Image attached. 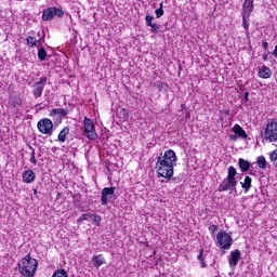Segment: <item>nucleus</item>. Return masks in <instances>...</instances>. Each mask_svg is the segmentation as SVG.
<instances>
[{"mask_svg": "<svg viewBox=\"0 0 277 277\" xmlns=\"http://www.w3.org/2000/svg\"><path fill=\"white\" fill-rule=\"evenodd\" d=\"M176 161H179V158L174 150L169 149L166 150L164 154H161L156 162V172L158 176H162L170 181V179L174 176V166H176Z\"/></svg>", "mask_w": 277, "mask_h": 277, "instance_id": "f257e3e1", "label": "nucleus"}, {"mask_svg": "<svg viewBox=\"0 0 277 277\" xmlns=\"http://www.w3.org/2000/svg\"><path fill=\"white\" fill-rule=\"evenodd\" d=\"M237 169L230 166L227 169V176L220 183L217 192L237 193Z\"/></svg>", "mask_w": 277, "mask_h": 277, "instance_id": "f03ea898", "label": "nucleus"}, {"mask_svg": "<svg viewBox=\"0 0 277 277\" xmlns=\"http://www.w3.org/2000/svg\"><path fill=\"white\" fill-rule=\"evenodd\" d=\"M19 272L25 277H35L38 271V260L27 254L18 262Z\"/></svg>", "mask_w": 277, "mask_h": 277, "instance_id": "7ed1b4c3", "label": "nucleus"}, {"mask_svg": "<svg viewBox=\"0 0 277 277\" xmlns=\"http://www.w3.org/2000/svg\"><path fill=\"white\" fill-rule=\"evenodd\" d=\"M216 243L222 250H230V246H233V236L230 233L219 232L216 235Z\"/></svg>", "mask_w": 277, "mask_h": 277, "instance_id": "20e7f679", "label": "nucleus"}, {"mask_svg": "<svg viewBox=\"0 0 277 277\" xmlns=\"http://www.w3.org/2000/svg\"><path fill=\"white\" fill-rule=\"evenodd\" d=\"M37 129L43 135H53V121L49 118L40 119L37 123Z\"/></svg>", "mask_w": 277, "mask_h": 277, "instance_id": "39448f33", "label": "nucleus"}, {"mask_svg": "<svg viewBox=\"0 0 277 277\" xmlns=\"http://www.w3.org/2000/svg\"><path fill=\"white\" fill-rule=\"evenodd\" d=\"M264 137L268 142H277V121H269L266 124Z\"/></svg>", "mask_w": 277, "mask_h": 277, "instance_id": "423d86ee", "label": "nucleus"}, {"mask_svg": "<svg viewBox=\"0 0 277 277\" xmlns=\"http://www.w3.org/2000/svg\"><path fill=\"white\" fill-rule=\"evenodd\" d=\"M55 16L62 18L64 16V11L62 9H57L55 6L44 9L42 12V21H53Z\"/></svg>", "mask_w": 277, "mask_h": 277, "instance_id": "0eeeda50", "label": "nucleus"}, {"mask_svg": "<svg viewBox=\"0 0 277 277\" xmlns=\"http://www.w3.org/2000/svg\"><path fill=\"white\" fill-rule=\"evenodd\" d=\"M84 126V135L88 137V140H96L98 137V134H96V129L94 128V122L92 119L85 117L83 121Z\"/></svg>", "mask_w": 277, "mask_h": 277, "instance_id": "6e6552de", "label": "nucleus"}, {"mask_svg": "<svg viewBox=\"0 0 277 277\" xmlns=\"http://www.w3.org/2000/svg\"><path fill=\"white\" fill-rule=\"evenodd\" d=\"M45 85H47V78L44 77H41L38 82H35L34 91H32L35 98H40V96H42V92H44Z\"/></svg>", "mask_w": 277, "mask_h": 277, "instance_id": "1a4fd4ad", "label": "nucleus"}, {"mask_svg": "<svg viewBox=\"0 0 277 277\" xmlns=\"http://www.w3.org/2000/svg\"><path fill=\"white\" fill-rule=\"evenodd\" d=\"M116 194V187H105L102 189V195H101V202L103 207H107V203L109 202V198Z\"/></svg>", "mask_w": 277, "mask_h": 277, "instance_id": "9d476101", "label": "nucleus"}, {"mask_svg": "<svg viewBox=\"0 0 277 277\" xmlns=\"http://www.w3.org/2000/svg\"><path fill=\"white\" fill-rule=\"evenodd\" d=\"M239 261H241V251H239V249L230 251L228 256L229 267H232V269H235V267H237V265L239 264Z\"/></svg>", "mask_w": 277, "mask_h": 277, "instance_id": "9b49d317", "label": "nucleus"}, {"mask_svg": "<svg viewBox=\"0 0 277 277\" xmlns=\"http://www.w3.org/2000/svg\"><path fill=\"white\" fill-rule=\"evenodd\" d=\"M68 116V110L64 108H54L50 111V118H60L61 120H64Z\"/></svg>", "mask_w": 277, "mask_h": 277, "instance_id": "f8f14e48", "label": "nucleus"}, {"mask_svg": "<svg viewBox=\"0 0 277 277\" xmlns=\"http://www.w3.org/2000/svg\"><path fill=\"white\" fill-rule=\"evenodd\" d=\"M242 8L245 16L250 17L254 12V0H245Z\"/></svg>", "mask_w": 277, "mask_h": 277, "instance_id": "ddd939ff", "label": "nucleus"}, {"mask_svg": "<svg viewBox=\"0 0 277 277\" xmlns=\"http://www.w3.org/2000/svg\"><path fill=\"white\" fill-rule=\"evenodd\" d=\"M22 179L24 183H27V184L34 183V181H36V173L28 169L24 171Z\"/></svg>", "mask_w": 277, "mask_h": 277, "instance_id": "4468645a", "label": "nucleus"}, {"mask_svg": "<svg viewBox=\"0 0 277 277\" xmlns=\"http://www.w3.org/2000/svg\"><path fill=\"white\" fill-rule=\"evenodd\" d=\"M232 131L233 133H235V135H238V137H241L242 140L248 138V134L246 133V130H243V128H241V126L239 124H235Z\"/></svg>", "mask_w": 277, "mask_h": 277, "instance_id": "2eb2a0df", "label": "nucleus"}, {"mask_svg": "<svg viewBox=\"0 0 277 277\" xmlns=\"http://www.w3.org/2000/svg\"><path fill=\"white\" fill-rule=\"evenodd\" d=\"M153 21H155L154 16L146 15L145 23H146L147 27H150L151 31L157 32V31H159V26H157L156 23H153Z\"/></svg>", "mask_w": 277, "mask_h": 277, "instance_id": "dca6fc26", "label": "nucleus"}, {"mask_svg": "<svg viewBox=\"0 0 277 277\" xmlns=\"http://www.w3.org/2000/svg\"><path fill=\"white\" fill-rule=\"evenodd\" d=\"M242 189H245V194H248L252 187V177L246 176L242 182H240Z\"/></svg>", "mask_w": 277, "mask_h": 277, "instance_id": "f3484780", "label": "nucleus"}, {"mask_svg": "<svg viewBox=\"0 0 277 277\" xmlns=\"http://www.w3.org/2000/svg\"><path fill=\"white\" fill-rule=\"evenodd\" d=\"M68 135H70V128H68V127L63 128L57 136L58 142H62L64 144V142H66V137H68Z\"/></svg>", "mask_w": 277, "mask_h": 277, "instance_id": "a211bd4d", "label": "nucleus"}, {"mask_svg": "<svg viewBox=\"0 0 277 277\" xmlns=\"http://www.w3.org/2000/svg\"><path fill=\"white\" fill-rule=\"evenodd\" d=\"M259 77H261V79H269V77H272V69H269L267 66H263L259 70Z\"/></svg>", "mask_w": 277, "mask_h": 277, "instance_id": "6ab92c4d", "label": "nucleus"}, {"mask_svg": "<svg viewBox=\"0 0 277 277\" xmlns=\"http://www.w3.org/2000/svg\"><path fill=\"white\" fill-rule=\"evenodd\" d=\"M238 166H239L241 172H248L250 170V161H248L243 158H239Z\"/></svg>", "mask_w": 277, "mask_h": 277, "instance_id": "aec40b11", "label": "nucleus"}, {"mask_svg": "<svg viewBox=\"0 0 277 277\" xmlns=\"http://www.w3.org/2000/svg\"><path fill=\"white\" fill-rule=\"evenodd\" d=\"M94 267H101V265H105V258L103 254H98L92 258Z\"/></svg>", "mask_w": 277, "mask_h": 277, "instance_id": "412c9836", "label": "nucleus"}, {"mask_svg": "<svg viewBox=\"0 0 277 277\" xmlns=\"http://www.w3.org/2000/svg\"><path fill=\"white\" fill-rule=\"evenodd\" d=\"M38 42H40L38 39H36V37L34 36H28L26 38V44L27 47H31V49H36V47H38Z\"/></svg>", "mask_w": 277, "mask_h": 277, "instance_id": "4be33fe9", "label": "nucleus"}, {"mask_svg": "<svg viewBox=\"0 0 277 277\" xmlns=\"http://www.w3.org/2000/svg\"><path fill=\"white\" fill-rule=\"evenodd\" d=\"M256 163L260 170H265L267 168V160L265 159V156L258 157Z\"/></svg>", "mask_w": 277, "mask_h": 277, "instance_id": "5701e85b", "label": "nucleus"}, {"mask_svg": "<svg viewBox=\"0 0 277 277\" xmlns=\"http://www.w3.org/2000/svg\"><path fill=\"white\" fill-rule=\"evenodd\" d=\"M155 14H156V18H161V16L166 14V12L163 11V2L159 3V8L156 9Z\"/></svg>", "mask_w": 277, "mask_h": 277, "instance_id": "b1692460", "label": "nucleus"}, {"mask_svg": "<svg viewBox=\"0 0 277 277\" xmlns=\"http://www.w3.org/2000/svg\"><path fill=\"white\" fill-rule=\"evenodd\" d=\"M271 161L273 162L274 168H277V149L268 154Z\"/></svg>", "mask_w": 277, "mask_h": 277, "instance_id": "393cba45", "label": "nucleus"}, {"mask_svg": "<svg viewBox=\"0 0 277 277\" xmlns=\"http://www.w3.org/2000/svg\"><path fill=\"white\" fill-rule=\"evenodd\" d=\"M52 277H68V273L64 268L57 269Z\"/></svg>", "mask_w": 277, "mask_h": 277, "instance_id": "a878e982", "label": "nucleus"}, {"mask_svg": "<svg viewBox=\"0 0 277 277\" xmlns=\"http://www.w3.org/2000/svg\"><path fill=\"white\" fill-rule=\"evenodd\" d=\"M38 58L40 62H44V60H47V50H44V48H40L38 50Z\"/></svg>", "mask_w": 277, "mask_h": 277, "instance_id": "bb28decb", "label": "nucleus"}, {"mask_svg": "<svg viewBox=\"0 0 277 277\" xmlns=\"http://www.w3.org/2000/svg\"><path fill=\"white\" fill-rule=\"evenodd\" d=\"M92 220V214L91 213H84L81 214L78 222H90Z\"/></svg>", "mask_w": 277, "mask_h": 277, "instance_id": "cd10ccee", "label": "nucleus"}, {"mask_svg": "<svg viewBox=\"0 0 277 277\" xmlns=\"http://www.w3.org/2000/svg\"><path fill=\"white\" fill-rule=\"evenodd\" d=\"M248 18L250 17L246 16V14L242 15V24L247 32L250 29V23H248Z\"/></svg>", "mask_w": 277, "mask_h": 277, "instance_id": "c85d7f7f", "label": "nucleus"}, {"mask_svg": "<svg viewBox=\"0 0 277 277\" xmlns=\"http://www.w3.org/2000/svg\"><path fill=\"white\" fill-rule=\"evenodd\" d=\"M91 221L94 222V224H96V226H101V215L92 214Z\"/></svg>", "mask_w": 277, "mask_h": 277, "instance_id": "c756f323", "label": "nucleus"}, {"mask_svg": "<svg viewBox=\"0 0 277 277\" xmlns=\"http://www.w3.org/2000/svg\"><path fill=\"white\" fill-rule=\"evenodd\" d=\"M30 163L34 166H37L38 160L36 159V150L32 149L31 157H30Z\"/></svg>", "mask_w": 277, "mask_h": 277, "instance_id": "7c9ffc66", "label": "nucleus"}, {"mask_svg": "<svg viewBox=\"0 0 277 277\" xmlns=\"http://www.w3.org/2000/svg\"><path fill=\"white\" fill-rule=\"evenodd\" d=\"M157 88H158L159 90H166V89L168 88V83L158 81V82H157Z\"/></svg>", "mask_w": 277, "mask_h": 277, "instance_id": "2f4dec72", "label": "nucleus"}, {"mask_svg": "<svg viewBox=\"0 0 277 277\" xmlns=\"http://www.w3.org/2000/svg\"><path fill=\"white\" fill-rule=\"evenodd\" d=\"M203 254H205V251L201 249L197 256L198 261H205Z\"/></svg>", "mask_w": 277, "mask_h": 277, "instance_id": "473e14b6", "label": "nucleus"}, {"mask_svg": "<svg viewBox=\"0 0 277 277\" xmlns=\"http://www.w3.org/2000/svg\"><path fill=\"white\" fill-rule=\"evenodd\" d=\"M262 47H263V49L267 50L269 47V43L267 41H263Z\"/></svg>", "mask_w": 277, "mask_h": 277, "instance_id": "72a5a7b5", "label": "nucleus"}, {"mask_svg": "<svg viewBox=\"0 0 277 277\" xmlns=\"http://www.w3.org/2000/svg\"><path fill=\"white\" fill-rule=\"evenodd\" d=\"M229 140H232V142H237V135L230 134Z\"/></svg>", "mask_w": 277, "mask_h": 277, "instance_id": "f704fd0d", "label": "nucleus"}, {"mask_svg": "<svg viewBox=\"0 0 277 277\" xmlns=\"http://www.w3.org/2000/svg\"><path fill=\"white\" fill-rule=\"evenodd\" d=\"M200 265L202 268L207 267V263L205 262V260H200Z\"/></svg>", "mask_w": 277, "mask_h": 277, "instance_id": "c9c22d12", "label": "nucleus"}, {"mask_svg": "<svg viewBox=\"0 0 277 277\" xmlns=\"http://www.w3.org/2000/svg\"><path fill=\"white\" fill-rule=\"evenodd\" d=\"M273 55H274V57H277V44L275 47V50L273 51Z\"/></svg>", "mask_w": 277, "mask_h": 277, "instance_id": "e433bc0d", "label": "nucleus"}, {"mask_svg": "<svg viewBox=\"0 0 277 277\" xmlns=\"http://www.w3.org/2000/svg\"><path fill=\"white\" fill-rule=\"evenodd\" d=\"M248 96H250V92H246V93H245V97H243L245 101H248Z\"/></svg>", "mask_w": 277, "mask_h": 277, "instance_id": "4c0bfd02", "label": "nucleus"}, {"mask_svg": "<svg viewBox=\"0 0 277 277\" xmlns=\"http://www.w3.org/2000/svg\"><path fill=\"white\" fill-rule=\"evenodd\" d=\"M267 57H268V54H264V55H263V61H264V62H267Z\"/></svg>", "mask_w": 277, "mask_h": 277, "instance_id": "58836bf2", "label": "nucleus"}, {"mask_svg": "<svg viewBox=\"0 0 277 277\" xmlns=\"http://www.w3.org/2000/svg\"><path fill=\"white\" fill-rule=\"evenodd\" d=\"M34 194H38V189H35Z\"/></svg>", "mask_w": 277, "mask_h": 277, "instance_id": "ea45409f", "label": "nucleus"}, {"mask_svg": "<svg viewBox=\"0 0 277 277\" xmlns=\"http://www.w3.org/2000/svg\"><path fill=\"white\" fill-rule=\"evenodd\" d=\"M38 36H40V32H38Z\"/></svg>", "mask_w": 277, "mask_h": 277, "instance_id": "a19ab883", "label": "nucleus"}]
</instances>
